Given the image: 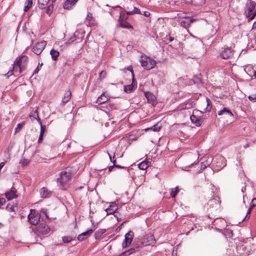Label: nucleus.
Listing matches in <instances>:
<instances>
[{"instance_id": "nucleus-1", "label": "nucleus", "mask_w": 256, "mask_h": 256, "mask_svg": "<svg viewBox=\"0 0 256 256\" xmlns=\"http://www.w3.org/2000/svg\"><path fill=\"white\" fill-rule=\"evenodd\" d=\"M28 62V57L24 55L18 57L13 64L12 70H9L6 74L8 76L13 74V71L21 73L26 68Z\"/></svg>"}, {"instance_id": "nucleus-2", "label": "nucleus", "mask_w": 256, "mask_h": 256, "mask_svg": "<svg viewBox=\"0 0 256 256\" xmlns=\"http://www.w3.org/2000/svg\"><path fill=\"white\" fill-rule=\"evenodd\" d=\"M72 178V174L70 172L63 171L57 180L59 186L62 190H66L70 184Z\"/></svg>"}, {"instance_id": "nucleus-3", "label": "nucleus", "mask_w": 256, "mask_h": 256, "mask_svg": "<svg viewBox=\"0 0 256 256\" xmlns=\"http://www.w3.org/2000/svg\"><path fill=\"white\" fill-rule=\"evenodd\" d=\"M141 66L146 70H150L153 68L156 64V61L146 56H142L140 60Z\"/></svg>"}, {"instance_id": "nucleus-4", "label": "nucleus", "mask_w": 256, "mask_h": 256, "mask_svg": "<svg viewBox=\"0 0 256 256\" xmlns=\"http://www.w3.org/2000/svg\"><path fill=\"white\" fill-rule=\"evenodd\" d=\"M40 215L34 209H31L28 215V219L31 224L36 225L40 222Z\"/></svg>"}, {"instance_id": "nucleus-5", "label": "nucleus", "mask_w": 256, "mask_h": 256, "mask_svg": "<svg viewBox=\"0 0 256 256\" xmlns=\"http://www.w3.org/2000/svg\"><path fill=\"white\" fill-rule=\"evenodd\" d=\"M141 246H154L156 240L154 235L148 234L143 236L140 240Z\"/></svg>"}, {"instance_id": "nucleus-6", "label": "nucleus", "mask_w": 256, "mask_h": 256, "mask_svg": "<svg viewBox=\"0 0 256 256\" xmlns=\"http://www.w3.org/2000/svg\"><path fill=\"white\" fill-rule=\"evenodd\" d=\"M128 18L126 14L124 12L120 13V16L118 18L119 26L122 28H126L128 29L132 28V26L126 20Z\"/></svg>"}, {"instance_id": "nucleus-7", "label": "nucleus", "mask_w": 256, "mask_h": 256, "mask_svg": "<svg viewBox=\"0 0 256 256\" xmlns=\"http://www.w3.org/2000/svg\"><path fill=\"white\" fill-rule=\"evenodd\" d=\"M46 45V42L45 40L37 42L33 46L32 50L37 55L40 54L44 49Z\"/></svg>"}, {"instance_id": "nucleus-8", "label": "nucleus", "mask_w": 256, "mask_h": 256, "mask_svg": "<svg viewBox=\"0 0 256 256\" xmlns=\"http://www.w3.org/2000/svg\"><path fill=\"white\" fill-rule=\"evenodd\" d=\"M36 231L38 233L46 234L50 231V228L45 224H40L36 227Z\"/></svg>"}, {"instance_id": "nucleus-9", "label": "nucleus", "mask_w": 256, "mask_h": 256, "mask_svg": "<svg viewBox=\"0 0 256 256\" xmlns=\"http://www.w3.org/2000/svg\"><path fill=\"white\" fill-rule=\"evenodd\" d=\"M134 236V234L132 231H130L126 234L124 241L122 243V246L124 248L128 246L131 244Z\"/></svg>"}, {"instance_id": "nucleus-10", "label": "nucleus", "mask_w": 256, "mask_h": 256, "mask_svg": "<svg viewBox=\"0 0 256 256\" xmlns=\"http://www.w3.org/2000/svg\"><path fill=\"white\" fill-rule=\"evenodd\" d=\"M94 230H96L95 226H94V228L90 229L86 232L80 234L78 236V240L79 241H82L84 240L92 234Z\"/></svg>"}, {"instance_id": "nucleus-11", "label": "nucleus", "mask_w": 256, "mask_h": 256, "mask_svg": "<svg viewBox=\"0 0 256 256\" xmlns=\"http://www.w3.org/2000/svg\"><path fill=\"white\" fill-rule=\"evenodd\" d=\"M224 158L222 156H218L214 158V162H216V166H218V170L222 168L226 165L224 162Z\"/></svg>"}, {"instance_id": "nucleus-12", "label": "nucleus", "mask_w": 256, "mask_h": 256, "mask_svg": "<svg viewBox=\"0 0 256 256\" xmlns=\"http://www.w3.org/2000/svg\"><path fill=\"white\" fill-rule=\"evenodd\" d=\"M232 55L231 49L229 48H224L220 53V56L223 59H228Z\"/></svg>"}, {"instance_id": "nucleus-13", "label": "nucleus", "mask_w": 256, "mask_h": 256, "mask_svg": "<svg viewBox=\"0 0 256 256\" xmlns=\"http://www.w3.org/2000/svg\"><path fill=\"white\" fill-rule=\"evenodd\" d=\"M40 193L41 197L43 198H50L52 195L51 192L46 188H42L40 190Z\"/></svg>"}, {"instance_id": "nucleus-14", "label": "nucleus", "mask_w": 256, "mask_h": 256, "mask_svg": "<svg viewBox=\"0 0 256 256\" xmlns=\"http://www.w3.org/2000/svg\"><path fill=\"white\" fill-rule=\"evenodd\" d=\"M72 92L70 89L66 91L63 97L62 98V102L65 104L68 102L71 99Z\"/></svg>"}, {"instance_id": "nucleus-15", "label": "nucleus", "mask_w": 256, "mask_h": 256, "mask_svg": "<svg viewBox=\"0 0 256 256\" xmlns=\"http://www.w3.org/2000/svg\"><path fill=\"white\" fill-rule=\"evenodd\" d=\"M118 210V206L116 204H112L106 210L107 214H114Z\"/></svg>"}, {"instance_id": "nucleus-16", "label": "nucleus", "mask_w": 256, "mask_h": 256, "mask_svg": "<svg viewBox=\"0 0 256 256\" xmlns=\"http://www.w3.org/2000/svg\"><path fill=\"white\" fill-rule=\"evenodd\" d=\"M144 94L148 100V101L150 103L152 104L155 103L156 98L155 96L152 93L149 92H145Z\"/></svg>"}, {"instance_id": "nucleus-17", "label": "nucleus", "mask_w": 256, "mask_h": 256, "mask_svg": "<svg viewBox=\"0 0 256 256\" xmlns=\"http://www.w3.org/2000/svg\"><path fill=\"white\" fill-rule=\"evenodd\" d=\"M86 20L88 22V24H86L88 26H92L95 25L94 20H93V16L91 12H88V13Z\"/></svg>"}, {"instance_id": "nucleus-18", "label": "nucleus", "mask_w": 256, "mask_h": 256, "mask_svg": "<svg viewBox=\"0 0 256 256\" xmlns=\"http://www.w3.org/2000/svg\"><path fill=\"white\" fill-rule=\"evenodd\" d=\"M16 190H11L10 191L5 193V196L8 200L16 198L17 195L16 194Z\"/></svg>"}, {"instance_id": "nucleus-19", "label": "nucleus", "mask_w": 256, "mask_h": 256, "mask_svg": "<svg viewBox=\"0 0 256 256\" xmlns=\"http://www.w3.org/2000/svg\"><path fill=\"white\" fill-rule=\"evenodd\" d=\"M78 1V0H66L64 4V9L68 10Z\"/></svg>"}, {"instance_id": "nucleus-20", "label": "nucleus", "mask_w": 256, "mask_h": 256, "mask_svg": "<svg viewBox=\"0 0 256 256\" xmlns=\"http://www.w3.org/2000/svg\"><path fill=\"white\" fill-rule=\"evenodd\" d=\"M218 114L220 116L223 114H228L230 116H234L231 110L227 108H224L222 110L218 111Z\"/></svg>"}, {"instance_id": "nucleus-21", "label": "nucleus", "mask_w": 256, "mask_h": 256, "mask_svg": "<svg viewBox=\"0 0 256 256\" xmlns=\"http://www.w3.org/2000/svg\"><path fill=\"white\" fill-rule=\"evenodd\" d=\"M190 119L191 122L195 124L196 126H200L201 125V120L196 116L192 114L190 117Z\"/></svg>"}, {"instance_id": "nucleus-22", "label": "nucleus", "mask_w": 256, "mask_h": 256, "mask_svg": "<svg viewBox=\"0 0 256 256\" xmlns=\"http://www.w3.org/2000/svg\"><path fill=\"white\" fill-rule=\"evenodd\" d=\"M150 164L151 162H150L144 160L138 164V168L140 170H145L150 165Z\"/></svg>"}, {"instance_id": "nucleus-23", "label": "nucleus", "mask_w": 256, "mask_h": 256, "mask_svg": "<svg viewBox=\"0 0 256 256\" xmlns=\"http://www.w3.org/2000/svg\"><path fill=\"white\" fill-rule=\"evenodd\" d=\"M106 232V230L104 228H100L98 230L94 233V238L96 240L100 239L102 235Z\"/></svg>"}, {"instance_id": "nucleus-24", "label": "nucleus", "mask_w": 256, "mask_h": 256, "mask_svg": "<svg viewBox=\"0 0 256 256\" xmlns=\"http://www.w3.org/2000/svg\"><path fill=\"white\" fill-rule=\"evenodd\" d=\"M255 206H256V198H254L252 202H251V204H250V208H248V212H247V214L245 217V218L244 220L247 218H249L250 216V212H251V210Z\"/></svg>"}, {"instance_id": "nucleus-25", "label": "nucleus", "mask_w": 256, "mask_h": 256, "mask_svg": "<svg viewBox=\"0 0 256 256\" xmlns=\"http://www.w3.org/2000/svg\"><path fill=\"white\" fill-rule=\"evenodd\" d=\"M184 20L180 22V26L183 27H186L192 22V20L187 18H184Z\"/></svg>"}, {"instance_id": "nucleus-26", "label": "nucleus", "mask_w": 256, "mask_h": 256, "mask_svg": "<svg viewBox=\"0 0 256 256\" xmlns=\"http://www.w3.org/2000/svg\"><path fill=\"white\" fill-rule=\"evenodd\" d=\"M108 100V98L104 94H102L98 98L97 102L98 104H101L106 102Z\"/></svg>"}, {"instance_id": "nucleus-27", "label": "nucleus", "mask_w": 256, "mask_h": 256, "mask_svg": "<svg viewBox=\"0 0 256 256\" xmlns=\"http://www.w3.org/2000/svg\"><path fill=\"white\" fill-rule=\"evenodd\" d=\"M46 131V126L45 125H42V126H40V134L39 136V138L38 140V142L39 143H41L43 140V136L44 134V133Z\"/></svg>"}, {"instance_id": "nucleus-28", "label": "nucleus", "mask_w": 256, "mask_h": 256, "mask_svg": "<svg viewBox=\"0 0 256 256\" xmlns=\"http://www.w3.org/2000/svg\"><path fill=\"white\" fill-rule=\"evenodd\" d=\"M50 54L52 56V58L54 60H56L59 55L60 53L58 50L52 49L50 52Z\"/></svg>"}, {"instance_id": "nucleus-29", "label": "nucleus", "mask_w": 256, "mask_h": 256, "mask_svg": "<svg viewBox=\"0 0 256 256\" xmlns=\"http://www.w3.org/2000/svg\"><path fill=\"white\" fill-rule=\"evenodd\" d=\"M256 6V4L255 2L250 1L249 4L247 5L248 10L250 12H252Z\"/></svg>"}, {"instance_id": "nucleus-30", "label": "nucleus", "mask_w": 256, "mask_h": 256, "mask_svg": "<svg viewBox=\"0 0 256 256\" xmlns=\"http://www.w3.org/2000/svg\"><path fill=\"white\" fill-rule=\"evenodd\" d=\"M16 206L14 204H8L6 206V210L10 212H14L16 211Z\"/></svg>"}, {"instance_id": "nucleus-31", "label": "nucleus", "mask_w": 256, "mask_h": 256, "mask_svg": "<svg viewBox=\"0 0 256 256\" xmlns=\"http://www.w3.org/2000/svg\"><path fill=\"white\" fill-rule=\"evenodd\" d=\"M178 192H179L178 186H177L174 188H172L171 192H170V196H171L172 198H174Z\"/></svg>"}, {"instance_id": "nucleus-32", "label": "nucleus", "mask_w": 256, "mask_h": 256, "mask_svg": "<svg viewBox=\"0 0 256 256\" xmlns=\"http://www.w3.org/2000/svg\"><path fill=\"white\" fill-rule=\"evenodd\" d=\"M50 0H38L39 7L42 8L46 6Z\"/></svg>"}, {"instance_id": "nucleus-33", "label": "nucleus", "mask_w": 256, "mask_h": 256, "mask_svg": "<svg viewBox=\"0 0 256 256\" xmlns=\"http://www.w3.org/2000/svg\"><path fill=\"white\" fill-rule=\"evenodd\" d=\"M26 5L25 6L24 10L25 12L28 11L32 6V0H26Z\"/></svg>"}, {"instance_id": "nucleus-34", "label": "nucleus", "mask_w": 256, "mask_h": 256, "mask_svg": "<svg viewBox=\"0 0 256 256\" xmlns=\"http://www.w3.org/2000/svg\"><path fill=\"white\" fill-rule=\"evenodd\" d=\"M135 251V248H131L128 250L124 252L122 254L124 255V256H128L129 255L134 253Z\"/></svg>"}, {"instance_id": "nucleus-35", "label": "nucleus", "mask_w": 256, "mask_h": 256, "mask_svg": "<svg viewBox=\"0 0 256 256\" xmlns=\"http://www.w3.org/2000/svg\"><path fill=\"white\" fill-rule=\"evenodd\" d=\"M133 88L134 86L132 84L124 86V91L128 93L131 92L132 91Z\"/></svg>"}, {"instance_id": "nucleus-36", "label": "nucleus", "mask_w": 256, "mask_h": 256, "mask_svg": "<svg viewBox=\"0 0 256 256\" xmlns=\"http://www.w3.org/2000/svg\"><path fill=\"white\" fill-rule=\"evenodd\" d=\"M140 14V9L136 8V7H134L133 10L131 11V12H126V14Z\"/></svg>"}, {"instance_id": "nucleus-37", "label": "nucleus", "mask_w": 256, "mask_h": 256, "mask_svg": "<svg viewBox=\"0 0 256 256\" xmlns=\"http://www.w3.org/2000/svg\"><path fill=\"white\" fill-rule=\"evenodd\" d=\"M186 2L190 3L194 5L200 4L202 3V0H186Z\"/></svg>"}, {"instance_id": "nucleus-38", "label": "nucleus", "mask_w": 256, "mask_h": 256, "mask_svg": "<svg viewBox=\"0 0 256 256\" xmlns=\"http://www.w3.org/2000/svg\"><path fill=\"white\" fill-rule=\"evenodd\" d=\"M206 102H207V107L206 108V112H210V111L212 106L211 104V102L208 98H206Z\"/></svg>"}, {"instance_id": "nucleus-39", "label": "nucleus", "mask_w": 256, "mask_h": 256, "mask_svg": "<svg viewBox=\"0 0 256 256\" xmlns=\"http://www.w3.org/2000/svg\"><path fill=\"white\" fill-rule=\"evenodd\" d=\"M62 240L64 242L68 243L72 240V238L70 236H64L62 237Z\"/></svg>"}, {"instance_id": "nucleus-40", "label": "nucleus", "mask_w": 256, "mask_h": 256, "mask_svg": "<svg viewBox=\"0 0 256 256\" xmlns=\"http://www.w3.org/2000/svg\"><path fill=\"white\" fill-rule=\"evenodd\" d=\"M52 10H53L52 5L48 6L46 8V13L48 14L49 15H50L52 12Z\"/></svg>"}, {"instance_id": "nucleus-41", "label": "nucleus", "mask_w": 256, "mask_h": 256, "mask_svg": "<svg viewBox=\"0 0 256 256\" xmlns=\"http://www.w3.org/2000/svg\"><path fill=\"white\" fill-rule=\"evenodd\" d=\"M106 76V72L104 70H102L99 74V77L100 79L104 78Z\"/></svg>"}, {"instance_id": "nucleus-42", "label": "nucleus", "mask_w": 256, "mask_h": 256, "mask_svg": "<svg viewBox=\"0 0 256 256\" xmlns=\"http://www.w3.org/2000/svg\"><path fill=\"white\" fill-rule=\"evenodd\" d=\"M24 124L23 123L18 124L15 129L16 132H19L22 128Z\"/></svg>"}, {"instance_id": "nucleus-43", "label": "nucleus", "mask_w": 256, "mask_h": 256, "mask_svg": "<svg viewBox=\"0 0 256 256\" xmlns=\"http://www.w3.org/2000/svg\"><path fill=\"white\" fill-rule=\"evenodd\" d=\"M160 126H158L157 125H154L150 128V129L152 130L154 132H158L160 130Z\"/></svg>"}, {"instance_id": "nucleus-44", "label": "nucleus", "mask_w": 256, "mask_h": 256, "mask_svg": "<svg viewBox=\"0 0 256 256\" xmlns=\"http://www.w3.org/2000/svg\"><path fill=\"white\" fill-rule=\"evenodd\" d=\"M248 99L251 101L256 102V94H253L252 96H248Z\"/></svg>"}, {"instance_id": "nucleus-45", "label": "nucleus", "mask_w": 256, "mask_h": 256, "mask_svg": "<svg viewBox=\"0 0 256 256\" xmlns=\"http://www.w3.org/2000/svg\"><path fill=\"white\" fill-rule=\"evenodd\" d=\"M210 162H206V164H205L204 162H202V168H206L210 164Z\"/></svg>"}, {"instance_id": "nucleus-46", "label": "nucleus", "mask_w": 256, "mask_h": 256, "mask_svg": "<svg viewBox=\"0 0 256 256\" xmlns=\"http://www.w3.org/2000/svg\"><path fill=\"white\" fill-rule=\"evenodd\" d=\"M110 160L113 163V166H115L116 164V160H112L111 156L108 152Z\"/></svg>"}, {"instance_id": "nucleus-47", "label": "nucleus", "mask_w": 256, "mask_h": 256, "mask_svg": "<svg viewBox=\"0 0 256 256\" xmlns=\"http://www.w3.org/2000/svg\"><path fill=\"white\" fill-rule=\"evenodd\" d=\"M6 202V200L4 198H0V207L4 204Z\"/></svg>"}, {"instance_id": "nucleus-48", "label": "nucleus", "mask_w": 256, "mask_h": 256, "mask_svg": "<svg viewBox=\"0 0 256 256\" xmlns=\"http://www.w3.org/2000/svg\"><path fill=\"white\" fill-rule=\"evenodd\" d=\"M42 64H38V67L36 68L34 70V74L38 73V72L39 71V68H40L42 67Z\"/></svg>"}, {"instance_id": "nucleus-49", "label": "nucleus", "mask_w": 256, "mask_h": 256, "mask_svg": "<svg viewBox=\"0 0 256 256\" xmlns=\"http://www.w3.org/2000/svg\"><path fill=\"white\" fill-rule=\"evenodd\" d=\"M128 70L130 71V72H132V80L134 82V71H133L132 68H128Z\"/></svg>"}, {"instance_id": "nucleus-50", "label": "nucleus", "mask_w": 256, "mask_h": 256, "mask_svg": "<svg viewBox=\"0 0 256 256\" xmlns=\"http://www.w3.org/2000/svg\"><path fill=\"white\" fill-rule=\"evenodd\" d=\"M144 15L145 16H146V17H148V16H150V12H148L145 11V12H144Z\"/></svg>"}, {"instance_id": "nucleus-51", "label": "nucleus", "mask_w": 256, "mask_h": 256, "mask_svg": "<svg viewBox=\"0 0 256 256\" xmlns=\"http://www.w3.org/2000/svg\"><path fill=\"white\" fill-rule=\"evenodd\" d=\"M114 166L113 165H112V166H110L108 167V172H112V171L113 170V169H114Z\"/></svg>"}, {"instance_id": "nucleus-52", "label": "nucleus", "mask_w": 256, "mask_h": 256, "mask_svg": "<svg viewBox=\"0 0 256 256\" xmlns=\"http://www.w3.org/2000/svg\"><path fill=\"white\" fill-rule=\"evenodd\" d=\"M167 39L170 41V42H172L173 40H174V38L170 36H169L168 38H167Z\"/></svg>"}, {"instance_id": "nucleus-53", "label": "nucleus", "mask_w": 256, "mask_h": 256, "mask_svg": "<svg viewBox=\"0 0 256 256\" xmlns=\"http://www.w3.org/2000/svg\"><path fill=\"white\" fill-rule=\"evenodd\" d=\"M37 120L39 124L40 125V126H42V125H43L40 121V118L38 116Z\"/></svg>"}, {"instance_id": "nucleus-54", "label": "nucleus", "mask_w": 256, "mask_h": 256, "mask_svg": "<svg viewBox=\"0 0 256 256\" xmlns=\"http://www.w3.org/2000/svg\"><path fill=\"white\" fill-rule=\"evenodd\" d=\"M114 168H125V167H124V166H121L118 165V164H116V166H114Z\"/></svg>"}, {"instance_id": "nucleus-55", "label": "nucleus", "mask_w": 256, "mask_h": 256, "mask_svg": "<svg viewBox=\"0 0 256 256\" xmlns=\"http://www.w3.org/2000/svg\"><path fill=\"white\" fill-rule=\"evenodd\" d=\"M28 162L26 160H24V161L22 162V165H26L28 164Z\"/></svg>"}, {"instance_id": "nucleus-56", "label": "nucleus", "mask_w": 256, "mask_h": 256, "mask_svg": "<svg viewBox=\"0 0 256 256\" xmlns=\"http://www.w3.org/2000/svg\"><path fill=\"white\" fill-rule=\"evenodd\" d=\"M251 15H252V12H249V11H248V13H247V14H246V16H247L248 17H250H250L252 16Z\"/></svg>"}, {"instance_id": "nucleus-57", "label": "nucleus", "mask_w": 256, "mask_h": 256, "mask_svg": "<svg viewBox=\"0 0 256 256\" xmlns=\"http://www.w3.org/2000/svg\"><path fill=\"white\" fill-rule=\"evenodd\" d=\"M256 28V22H254L252 25V28Z\"/></svg>"}, {"instance_id": "nucleus-58", "label": "nucleus", "mask_w": 256, "mask_h": 256, "mask_svg": "<svg viewBox=\"0 0 256 256\" xmlns=\"http://www.w3.org/2000/svg\"><path fill=\"white\" fill-rule=\"evenodd\" d=\"M254 78L256 79V71H254Z\"/></svg>"}, {"instance_id": "nucleus-59", "label": "nucleus", "mask_w": 256, "mask_h": 256, "mask_svg": "<svg viewBox=\"0 0 256 256\" xmlns=\"http://www.w3.org/2000/svg\"><path fill=\"white\" fill-rule=\"evenodd\" d=\"M180 14H180H180H178V17H180Z\"/></svg>"}]
</instances>
